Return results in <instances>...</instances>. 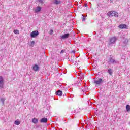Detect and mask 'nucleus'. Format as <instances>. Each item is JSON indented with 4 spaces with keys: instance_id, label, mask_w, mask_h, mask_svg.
Instances as JSON below:
<instances>
[{
    "instance_id": "1",
    "label": "nucleus",
    "mask_w": 130,
    "mask_h": 130,
    "mask_svg": "<svg viewBox=\"0 0 130 130\" xmlns=\"http://www.w3.org/2000/svg\"><path fill=\"white\" fill-rule=\"evenodd\" d=\"M108 16L111 18L112 17H115V18H117V17H118V13L114 11H111L108 12Z\"/></svg>"
},
{
    "instance_id": "2",
    "label": "nucleus",
    "mask_w": 130,
    "mask_h": 130,
    "mask_svg": "<svg viewBox=\"0 0 130 130\" xmlns=\"http://www.w3.org/2000/svg\"><path fill=\"white\" fill-rule=\"evenodd\" d=\"M41 10H42V8L39 6H38L34 8V13H36V14L40 13V12H41Z\"/></svg>"
},
{
    "instance_id": "3",
    "label": "nucleus",
    "mask_w": 130,
    "mask_h": 130,
    "mask_svg": "<svg viewBox=\"0 0 130 130\" xmlns=\"http://www.w3.org/2000/svg\"><path fill=\"white\" fill-rule=\"evenodd\" d=\"M38 35H39V32H38V30H37L32 31V32L30 34V36H31V37H32V38H35V37L38 36Z\"/></svg>"
},
{
    "instance_id": "4",
    "label": "nucleus",
    "mask_w": 130,
    "mask_h": 130,
    "mask_svg": "<svg viewBox=\"0 0 130 130\" xmlns=\"http://www.w3.org/2000/svg\"><path fill=\"white\" fill-rule=\"evenodd\" d=\"M116 41V38L115 37H112L110 39L109 44H113L114 43H115Z\"/></svg>"
},
{
    "instance_id": "5",
    "label": "nucleus",
    "mask_w": 130,
    "mask_h": 130,
    "mask_svg": "<svg viewBox=\"0 0 130 130\" xmlns=\"http://www.w3.org/2000/svg\"><path fill=\"white\" fill-rule=\"evenodd\" d=\"M4 78H3V77L0 76V88H4Z\"/></svg>"
},
{
    "instance_id": "6",
    "label": "nucleus",
    "mask_w": 130,
    "mask_h": 130,
    "mask_svg": "<svg viewBox=\"0 0 130 130\" xmlns=\"http://www.w3.org/2000/svg\"><path fill=\"white\" fill-rule=\"evenodd\" d=\"M102 82V79L100 78L99 80L94 81V83L96 85H100Z\"/></svg>"
},
{
    "instance_id": "7",
    "label": "nucleus",
    "mask_w": 130,
    "mask_h": 130,
    "mask_svg": "<svg viewBox=\"0 0 130 130\" xmlns=\"http://www.w3.org/2000/svg\"><path fill=\"white\" fill-rule=\"evenodd\" d=\"M69 36H70V34H66L61 36L62 39H66V38H69Z\"/></svg>"
},
{
    "instance_id": "8",
    "label": "nucleus",
    "mask_w": 130,
    "mask_h": 130,
    "mask_svg": "<svg viewBox=\"0 0 130 130\" xmlns=\"http://www.w3.org/2000/svg\"><path fill=\"white\" fill-rule=\"evenodd\" d=\"M40 122L46 123V122H47V118H46L45 117L42 118L40 120Z\"/></svg>"
},
{
    "instance_id": "9",
    "label": "nucleus",
    "mask_w": 130,
    "mask_h": 130,
    "mask_svg": "<svg viewBox=\"0 0 130 130\" xmlns=\"http://www.w3.org/2000/svg\"><path fill=\"white\" fill-rule=\"evenodd\" d=\"M39 70V67H38V65L35 64L33 67V70L35 71V72H37V71Z\"/></svg>"
},
{
    "instance_id": "10",
    "label": "nucleus",
    "mask_w": 130,
    "mask_h": 130,
    "mask_svg": "<svg viewBox=\"0 0 130 130\" xmlns=\"http://www.w3.org/2000/svg\"><path fill=\"white\" fill-rule=\"evenodd\" d=\"M119 28L120 29H125V28H126V25L125 24H121L120 25H119Z\"/></svg>"
},
{
    "instance_id": "11",
    "label": "nucleus",
    "mask_w": 130,
    "mask_h": 130,
    "mask_svg": "<svg viewBox=\"0 0 130 130\" xmlns=\"http://www.w3.org/2000/svg\"><path fill=\"white\" fill-rule=\"evenodd\" d=\"M56 95H57L58 96H61L62 95V91L60 90H58L56 92Z\"/></svg>"
},
{
    "instance_id": "12",
    "label": "nucleus",
    "mask_w": 130,
    "mask_h": 130,
    "mask_svg": "<svg viewBox=\"0 0 130 130\" xmlns=\"http://www.w3.org/2000/svg\"><path fill=\"white\" fill-rule=\"evenodd\" d=\"M20 123H21V121L18 120H15L14 122V124H15L16 125H19Z\"/></svg>"
},
{
    "instance_id": "13",
    "label": "nucleus",
    "mask_w": 130,
    "mask_h": 130,
    "mask_svg": "<svg viewBox=\"0 0 130 130\" xmlns=\"http://www.w3.org/2000/svg\"><path fill=\"white\" fill-rule=\"evenodd\" d=\"M32 122H33V123L36 124L37 123V122H38V119L34 118V119H32Z\"/></svg>"
},
{
    "instance_id": "14",
    "label": "nucleus",
    "mask_w": 130,
    "mask_h": 130,
    "mask_svg": "<svg viewBox=\"0 0 130 130\" xmlns=\"http://www.w3.org/2000/svg\"><path fill=\"white\" fill-rule=\"evenodd\" d=\"M126 111H127V112H130V106H129V105H126Z\"/></svg>"
},
{
    "instance_id": "15",
    "label": "nucleus",
    "mask_w": 130,
    "mask_h": 130,
    "mask_svg": "<svg viewBox=\"0 0 130 130\" xmlns=\"http://www.w3.org/2000/svg\"><path fill=\"white\" fill-rule=\"evenodd\" d=\"M53 4H54V5H59V4H60V1H54L53 2Z\"/></svg>"
},
{
    "instance_id": "16",
    "label": "nucleus",
    "mask_w": 130,
    "mask_h": 130,
    "mask_svg": "<svg viewBox=\"0 0 130 130\" xmlns=\"http://www.w3.org/2000/svg\"><path fill=\"white\" fill-rule=\"evenodd\" d=\"M34 44H35V42L34 41H32L30 42V46H31L32 47H33V46H34Z\"/></svg>"
},
{
    "instance_id": "17",
    "label": "nucleus",
    "mask_w": 130,
    "mask_h": 130,
    "mask_svg": "<svg viewBox=\"0 0 130 130\" xmlns=\"http://www.w3.org/2000/svg\"><path fill=\"white\" fill-rule=\"evenodd\" d=\"M110 61L111 63H114L115 62V60H114V59L111 58L110 59Z\"/></svg>"
},
{
    "instance_id": "18",
    "label": "nucleus",
    "mask_w": 130,
    "mask_h": 130,
    "mask_svg": "<svg viewBox=\"0 0 130 130\" xmlns=\"http://www.w3.org/2000/svg\"><path fill=\"white\" fill-rule=\"evenodd\" d=\"M14 34H19V30L15 29L13 31Z\"/></svg>"
},
{
    "instance_id": "19",
    "label": "nucleus",
    "mask_w": 130,
    "mask_h": 130,
    "mask_svg": "<svg viewBox=\"0 0 130 130\" xmlns=\"http://www.w3.org/2000/svg\"><path fill=\"white\" fill-rule=\"evenodd\" d=\"M108 73H109V75H112V71H111V69H109Z\"/></svg>"
},
{
    "instance_id": "20",
    "label": "nucleus",
    "mask_w": 130,
    "mask_h": 130,
    "mask_svg": "<svg viewBox=\"0 0 130 130\" xmlns=\"http://www.w3.org/2000/svg\"><path fill=\"white\" fill-rule=\"evenodd\" d=\"M1 101L3 103V104H4V103L5 102V99L4 98H2L1 99Z\"/></svg>"
},
{
    "instance_id": "21",
    "label": "nucleus",
    "mask_w": 130,
    "mask_h": 130,
    "mask_svg": "<svg viewBox=\"0 0 130 130\" xmlns=\"http://www.w3.org/2000/svg\"><path fill=\"white\" fill-rule=\"evenodd\" d=\"M53 33V30L52 29L50 30L49 34H50L51 35H52Z\"/></svg>"
},
{
    "instance_id": "22",
    "label": "nucleus",
    "mask_w": 130,
    "mask_h": 130,
    "mask_svg": "<svg viewBox=\"0 0 130 130\" xmlns=\"http://www.w3.org/2000/svg\"><path fill=\"white\" fill-rule=\"evenodd\" d=\"M82 16H83L82 21H85L86 20V17H85V16H84V15H82Z\"/></svg>"
},
{
    "instance_id": "23",
    "label": "nucleus",
    "mask_w": 130,
    "mask_h": 130,
    "mask_svg": "<svg viewBox=\"0 0 130 130\" xmlns=\"http://www.w3.org/2000/svg\"><path fill=\"white\" fill-rule=\"evenodd\" d=\"M83 79H84V75H82L80 78L81 80H83Z\"/></svg>"
},
{
    "instance_id": "24",
    "label": "nucleus",
    "mask_w": 130,
    "mask_h": 130,
    "mask_svg": "<svg viewBox=\"0 0 130 130\" xmlns=\"http://www.w3.org/2000/svg\"><path fill=\"white\" fill-rule=\"evenodd\" d=\"M63 52H64V50H62L61 51V53H63Z\"/></svg>"
},
{
    "instance_id": "25",
    "label": "nucleus",
    "mask_w": 130,
    "mask_h": 130,
    "mask_svg": "<svg viewBox=\"0 0 130 130\" xmlns=\"http://www.w3.org/2000/svg\"><path fill=\"white\" fill-rule=\"evenodd\" d=\"M73 53H75V51H72Z\"/></svg>"
},
{
    "instance_id": "26",
    "label": "nucleus",
    "mask_w": 130,
    "mask_h": 130,
    "mask_svg": "<svg viewBox=\"0 0 130 130\" xmlns=\"http://www.w3.org/2000/svg\"><path fill=\"white\" fill-rule=\"evenodd\" d=\"M40 3H42V1H40Z\"/></svg>"
},
{
    "instance_id": "27",
    "label": "nucleus",
    "mask_w": 130,
    "mask_h": 130,
    "mask_svg": "<svg viewBox=\"0 0 130 130\" xmlns=\"http://www.w3.org/2000/svg\"><path fill=\"white\" fill-rule=\"evenodd\" d=\"M85 7H87L88 5H87V4H85Z\"/></svg>"
}]
</instances>
